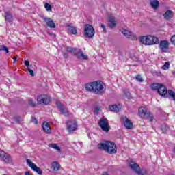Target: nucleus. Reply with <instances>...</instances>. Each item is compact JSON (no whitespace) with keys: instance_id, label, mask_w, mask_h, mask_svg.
I'll return each mask as SVG.
<instances>
[{"instance_id":"obj_20","label":"nucleus","mask_w":175,"mask_h":175,"mask_svg":"<svg viewBox=\"0 0 175 175\" xmlns=\"http://www.w3.org/2000/svg\"><path fill=\"white\" fill-rule=\"evenodd\" d=\"M42 129L44 133H46L48 135H50V133H51V127L50 126V124H49L47 122H44L42 124Z\"/></svg>"},{"instance_id":"obj_4","label":"nucleus","mask_w":175,"mask_h":175,"mask_svg":"<svg viewBox=\"0 0 175 175\" xmlns=\"http://www.w3.org/2000/svg\"><path fill=\"white\" fill-rule=\"evenodd\" d=\"M138 113L139 117H142V118H146L151 122L154 121V116L152 115V113L147 111L145 107H140L139 109Z\"/></svg>"},{"instance_id":"obj_10","label":"nucleus","mask_w":175,"mask_h":175,"mask_svg":"<svg viewBox=\"0 0 175 175\" xmlns=\"http://www.w3.org/2000/svg\"><path fill=\"white\" fill-rule=\"evenodd\" d=\"M67 129L68 132H73L77 129V122L76 120H68L66 122Z\"/></svg>"},{"instance_id":"obj_44","label":"nucleus","mask_w":175,"mask_h":175,"mask_svg":"<svg viewBox=\"0 0 175 175\" xmlns=\"http://www.w3.org/2000/svg\"><path fill=\"white\" fill-rule=\"evenodd\" d=\"M64 58H68V57L69 56L68 55V53H64Z\"/></svg>"},{"instance_id":"obj_42","label":"nucleus","mask_w":175,"mask_h":175,"mask_svg":"<svg viewBox=\"0 0 175 175\" xmlns=\"http://www.w3.org/2000/svg\"><path fill=\"white\" fill-rule=\"evenodd\" d=\"M25 175H33L32 173H31L29 171H26L25 172Z\"/></svg>"},{"instance_id":"obj_11","label":"nucleus","mask_w":175,"mask_h":175,"mask_svg":"<svg viewBox=\"0 0 175 175\" xmlns=\"http://www.w3.org/2000/svg\"><path fill=\"white\" fill-rule=\"evenodd\" d=\"M121 121L126 129H132L133 128V124L126 116H122Z\"/></svg>"},{"instance_id":"obj_38","label":"nucleus","mask_w":175,"mask_h":175,"mask_svg":"<svg viewBox=\"0 0 175 175\" xmlns=\"http://www.w3.org/2000/svg\"><path fill=\"white\" fill-rule=\"evenodd\" d=\"M28 72H29L30 75L33 77L35 76V73L33 72V70H31L30 68H27Z\"/></svg>"},{"instance_id":"obj_6","label":"nucleus","mask_w":175,"mask_h":175,"mask_svg":"<svg viewBox=\"0 0 175 175\" xmlns=\"http://www.w3.org/2000/svg\"><path fill=\"white\" fill-rule=\"evenodd\" d=\"M95 35V29L92 25L87 24L84 27V36L86 38H94Z\"/></svg>"},{"instance_id":"obj_39","label":"nucleus","mask_w":175,"mask_h":175,"mask_svg":"<svg viewBox=\"0 0 175 175\" xmlns=\"http://www.w3.org/2000/svg\"><path fill=\"white\" fill-rule=\"evenodd\" d=\"M31 122H33L34 124H36V125H38V120H36V118L32 117L31 118Z\"/></svg>"},{"instance_id":"obj_5","label":"nucleus","mask_w":175,"mask_h":175,"mask_svg":"<svg viewBox=\"0 0 175 175\" xmlns=\"http://www.w3.org/2000/svg\"><path fill=\"white\" fill-rule=\"evenodd\" d=\"M37 102L39 105H50L51 103V97L47 94H40L37 96Z\"/></svg>"},{"instance_id":"obj_36","label":"nucleus","mask_w":175,"mask_h":175,"mask_svg":"<svg viewBox=\"0 0 175 175\" xmlns=\"http://www.w3.org/2000/svg\"><path fill=\"white\" fill-rule=\"evenodd\" d=\"M29 105H30V106H32V107H35V106H36V103L32 99L29 100Z\"/></svg>"},{"instance_id":"obj_43","label":"nucleus","mask_w":175,"mask_h":175,"mask_svg":"<svg viewBox=\"0 0 175 175\" xmlns=\"http://www.w3.org/2000/svg\"><path fill=\"white\" fill-rule=\"evenodd\" d=\"M25 66H29V61L26 60V61L25 62Z\"/></svg>"},{"instance_id":"obj_22","label":"nucleus","mask_w":175,"mask_h":175,"mask_svg":"<svg viewBox=\"0 0 175 175\" xmlns=\"http://www.w3.org/2000/svg\"><path fill=\"white\" fill-rule=\"evenodd\" d=\"M121 105H111L109 107V109L111 111H113L114 113H118V111H121Z\"/></svg>"},{"instance_id":"obj_9","label":"nucleus","mask_w":175,"mask_h":175,"mask_svg":"<svg viewBox=\"0 0 175 175\" xmlns=\"http://www.w3.org/2000/svg\"><path fill=\"white\" fill-rule=\"evenodd\" d=\"M0 158L5 163H10L12 162V157L3 150H0Z\"/></svg>"},{"instance_id":"obj_21","label":"nucleus","mask_w":175,"mask_h":175,"mask_svg":"<svg viewBox=\"0 0 175 175\" xmlns=\"http://www.w3.org/2000/svg\"><path fill=\"white\" fill-rule=\"evenodd\" d=\"M165 20L169 21L172 20L173 18V16H174V14L173 13V11L170 10H167L164 14L163 15Z\"/></svg>"},{"instance_id":"obj_1","label":"nucleus","mask_w":175,"mask_h":175,"mask_svg":"<svg viewBox=\"0 0 175 175\" xmlns=\"http://www.w3.org/2000/svg\"><path fill=\"white\" fill-rule=\"evenodd\" d=\"M99 150H103L108 154H116L117 152V146L114 142L106 141L104 143L98 144Z\"/></svg>"},{"instance_id":"obj_15","label":"nucleus","mask_w":175,"mask_h":175,"mask_svg":"<svg viewBox=\"0 0 175 175\" xmlns=\"http://www.w3.org/2000/svg\"><path fill=\"white\" fill-rule=\"evenodd\" d=\"M129 167H131V169H132L133 172H135V173H137V174L143 175V174H142V169H140V166H139L137 163L131 161L129 163Z\"/></svg>"},{"instance_id":"obj_33","label":"nucleus","mask_w":175,"mask_h":175,"mask_svg":"<svg viewBox=\"0 0 175 175\" xmlns=\"http://www.w3.org/2000/svg\"><path fill=\"white\" fill-rule=\"evenodd\" d=\"M170 68V64L169 62H165L164 65L162 66V69L163 70H167Z\"/></svg>"},{"instance_id":"obj_2","label":"nucleus","mask_w":175,"mask_h":175,"mask_svg":"<svg viewBox=\"0 0 175 175\" xmlns=\"http://www.w3.org/2000/svg\"><path fill=\"white\" fill-rule=\"evenodd\" d=\"M139 40L141 43L145 46H154V44H159V39L158 37L152 35L140 37Z\"/></svg>"},{"instance_id":"obj_24","label":"nucleus","mask_w":175,"mask_h":175,"mask_svg":"<svg viewBox=\"0 0 175 175\" xmlns=\"http://www.w3.org/2000/svg\"><path fill=\"white\" fill-rule=\"evenodd\" d=\"M85 90L86 91L94 92V82H91L85 85Z\"/></svg>"},{"instance_id":"obj_29","label":"nucleus","mask_w":175,"mask_h":175,"mask_svg":"<svg viewBox=\"0 0 175 175\" xmlns=\"http://www.w3.org/2000/svg\"><path fill=\"white\" fill-rule=\"evenodd\" d=\"M79 49L76 48H72V47H67L66 48V51L68 53H72V54H74L75 55H76V51H77Z\"/></svg>"},{"instance_id":"obj_30","label":"nucleus","mask_w":175,"mask_h":175,"mask_svg":"<svg viewBox=\"0 0 175 175\" xmlns=\"http://www.w3.org/2000/svg\"><path fill=\"white\" fill-rule=\"evenodd\" d=\"M49 147H51V148H54V150H57V151H61V148H59V146H58V144H50Z\"/></svg>"},{"instance_id":"obj_18","label":"nucleus","mask_w":175,"mask_h":175,"mask_svg":"<svg viewBox=\"0 0 175 175\" xmlns=\"http://www.w3.org/2000/svg\"><path fill=\"white\" fill-rule=\"evenodd\" d=\"M117 25V20L113 16H109L108 17V27L109 28H114Z\"/></svg>"},{"instance_id":"obj_17","label":"nucleus","mask_w":175,"mask_h":175,"mask_svg":"<svg viewBox=\"0 0 175 175\" xmlns=\"http://www.w3.org/2000/svg\"><path fill=\"white\" fill-rule=\"evenodd\" d=\"M122 33L125 36L126 38H128L129 39H131V40H136V36L133 34L131 31H129L126 29H122Z\"/></svg>"},{"instance_id":"obj_41","label":"nucleus","mask_w":175,"mask_h":175,"mask_svg":"<svg viewBox=\"0 0 175 175\" xmlns=\"http://www.w3.org/2000/svg\"><path fill=\"white\" fill-rule=\"evenodd\" d=\"M101 28H103L104 33H106V26H105V25L102 24Z\"/></svg>"},{"instance_id":"obj_37","label":"nucleus","mask_w":175,"mask_h":175,"mask_svg":"<svg viewBox=\"0 0 175 175\" xmlns=\"http://www.w3.org/2000/svg\"><path fill=\"white\" fill-rule=\"evenodd\" d=\"M170 42L172 43V44H173L174 46H175V35L172 36L170 38Z\"/></svg>"},{"instance_id":"obj_19","label":"nucleus","mask_w":175,"mask_h":175,"mask_svg":"<svg viewBox=\"0 0 175 175\" xmlns=\"http://www.w3.org/2000/svg\"><path fill=\"white\" fill-rule=\"evenodd\" d=\"M44 21H45L47 27L49 28H56L55 23L53 21V19L50 18L44 17L43 18Z\"/></svg>"},{"instance_id":"obj_13","label":"nucleus","mask_w":175,"mask_h":175,"mask_svg":"<svg viewBox=\"0 0 175 175\" xmlns=\"http://www.w3.org/2000/svg\"><path fill=\"white\" fill-rule=\"evenodd\" d=\"M157 92L159 95H160L161 96H163V98H169V95L167 94H168L167 89L163 84L160 85V88L157 90Z\"/></svg>"},{"instance_id":"obj_25","label":"nucleus","mask_w":175,"mask_h":175,"mask_svg":"<svg viewBox=\"0 0 175 175\" xmlns=\"http://www.w3.org/2000/svg\"><path fill=\"white\" fill-rule=\"evenodd\" d=\"M150 6L154 10L158 9L159 8V1L158 0H150Z\"/></svg>"},{"instance_id":"obj_16","label":"nucleus","mask_w":175,"mask_h":175,"mask_svg":"<svg viewBox=\"0 0 175 175\" xmlns=\"http://www.w3.org/2000/svg\"><path fill=\"white\" fill-rule=\"evenodd\" d=\"M75 53V55L79 59H83L84 61L88 60V55H84L83 50L78 49Z\"/></svg>"},{"instance_id":"obj_45","label":"nucleus","mask_w":175,"mask_h":175,"mask_svg":"<svg viewBox=\"0 0 175 175\" xmlns=\"http://www.w3.org/2000/svg\"><path fill=\"white\" fill-rule=\"evenodd\" d=\"M13 59H14V62H16L17 61V57H13Z\"/></svg>"},{"instance_id":"obj_34","label":"nucleus","mask_w":175,"mask_h":175,"mask_svg":"<svg viewBox=\"0 0 175 175\" xmlns=\"http://www.w3.org/2000/svg\"><path fill=\"white\" fill-rule=\"evenodd\" d=\"M135 79L139 83H143V77H142V75H137Z\"/></svg>"},{"instance_id":"obj_32","label":"nucleus","mask_w":175,"mask_h":175,"mask_svg":"<svg viewBox=\"0 0 175 175\" xmlns=\"http://www.w3.org/2000/svg\"><path fill=\"white\" fill-rule=\"evenodd\" d=\"M44 8L46 12H51L53 10V7L49 3H45Z\"/></svg>"},{"instance_id":"obj_26","label":"nucleus","mask_w":175,"mask_h":175,"mask_svg":"<svg viewBox=\"0 0 175 175\" xmlns=\"http://www.w3.org/2000/svg\"><path fill=\"white\" fill-rule=\"evenodd\" d=\"M5 21H7L8 23H12L13 21V16L12 15V14L5 12Z\"/></svg>"},{"instance_id":"obj_7","label":"nucleus","mask_w":175,"mask_h":175,"mask_svg":"<svg viewBox=\"0 0 175 175\" xmlns=\"http://www.w3.org/2000/svg\"><path fill=\"white\" fill-rule=\"evenodd\" d=\"M98 125L104 132H109L110 126L109 125V120L106 118H103L98 122Z\"/></svg>"},{"instance_id":"obj_14","label":"nucleus","mask_w":175,"mask_h":175,"mask_svg":"<svg viewBox=\"0 0 175 175\" xmlns=\"http://www.w3.org/2000/svg\"><path fill=\"white\" fill-rule=\"evenodd\" d=\"M56 106H57L59 111L62 113V114H64L66 117H68L69 116V112L68 111V109H66L64 105L61 103V102L56 100L55 102Z\"/></svg>"},{"instance_id":"obj_27","label":"nucleus","mask_w":175,"mask_h":175,"mask_svg":"<svg viewBox=\"0 0 175 175\" xmlns=\"http://www.w3.org/2000/svg\"><path fill=\"white\" fill-rule=\"evenodd\" d=\"M162 84L161 83H153L151 85V88L152 90H154V91H158V90H159V88L161 87Z\"/></svg>"},{"instance_id":"obj_3","label":"nucleus","mask_w":175,"mask_h":175,"mask_svg":"<svg viewBox=\"0 0 175 175\" xmlns=\"http://www.w3.org/2000/svg\"><path fill=\"white\" fill-rule=\"evenodd\" d=\"M106 91V85L105 83L100 81H97L94 82V93L97 94V95H102L105 94Z\"/></svg>"},{"instance_id":"obj_35","label":"nucleus","mask_w":175,"mask_h":175,"mask_svg":"<svg viewBox=\"0 0 175 175\" xmlns=\"http://www.w3.org/2000/svg\"><path fill=\"white\" fill-rule=\"evenodd\" d=\"M0 50L5 51V53L8 54V53H9V49H8V47L5 46L4 45H2L1 46Z\"/></svg>"},{"instance_id":"obj_23","label":"nucleus","mask_w":175,"mask_h":175,"mask_svg":"<svg viewBox=\"0 0 175 175\" xmlns=\"http://www.w3.org/2000/svg\"><path fill=\"white\" fill-rule=\"evenodd\" d=\"M66 29L68 32H70L72 35H76V33H77V29H76V27H73L72 24L68 25Z\"/></svg>"},{"instance_id":"obj_12","label":"nucleus","mask_w":175,"mask_h":175,"mask_svg":"<svg viewBox=\"0 0 175 175\" xmlns=\"http://www.w3.org/2000/svg\"><path fill=\"white\" fill-rule=\"evenodd\" d=\"M169 41L167 40H161L159 42V49L162 53H167L169 50Z\"/></svg>"},{"instance_id":"obj_8","label":"nucleus","mask_w":175,"mask_h":175,"mask_svg":"<svg viewBox=\"0 0 175 175\" xmlns=\"http://www.w3.org/2000/svg\"><path fill=\"white\" fill-rule=\"evenodd\" d=\"M27 163L28 166L29 167H31V169H32V170H33V172H36V173H38V174H42V173H43V171L42 170V169H40V167H38V165H36V164H35L32 161H31V159H27Z\"/></svg>"},{"instance_id":"obj_28","label":"nucleus","mask_w":175,"mask_h":175,"mask_svg":"<svg viewBox=\"0 0 175 175\" xmlns=\"http://www.w3.org/2000/svg\"><path fill=\"white\" fill-rule=\"evenodd\" d=\"M167 95H169L170 98L175 102V92H173V90H169Z\"/></svg>"},{"instance_id":"obj_40","label":"nucleus","mask_w":175,"mask_h":175,"mask_svg":"<svg viewBox=\"0 0 175 175\" xmlns=\"http://www.w3.org/2000/svg\"><path fill=\"white\" fill-rule=\"evenodd\" d=\"M99 110H100V108H99L98 107H94V113L96 114H98V113H99Z\"/></svg>"},{"instance_id":"obj_31","label":"nucleus","mask_w":175,"mask_h":175,"mask_svg":"<svg viewBox=\"0 0 175 175\" xmlns=\"http://www.w3.org/2000/svg\"><path fill=\"white\" fill-rule=\"evenodd\" d=\"M59 163H58L57 161L52 163V167H53V170H59Z\"/></svg>"}]
</instances>
